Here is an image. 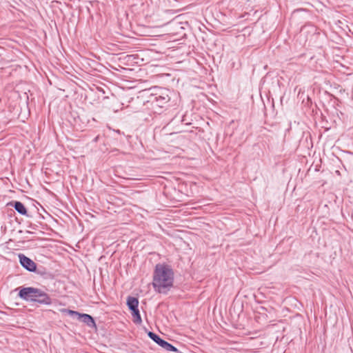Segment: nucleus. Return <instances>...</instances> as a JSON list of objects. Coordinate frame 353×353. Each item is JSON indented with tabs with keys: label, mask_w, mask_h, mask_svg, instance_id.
<instances>
[{
	"label": "nucleus",
	"mask_w": 353,
	"mask_h": 353,
	"mask_svg": "<svg viewBox=\"0 0 353 353\" xmlns=\"http://www.w3.org/2000/svg\"><path fill=\"white\" fill-rule=\"evenodd\" d=\"M33 302L43 305H50L52 303V299L44 291L36 288Z\"/></svg>",
	"instance_id": "39448f33"
},
{
	"label": "nucleus",
	"mask_w": 353,
	"mask_h": 353,
	"mask_svg": "<svg viewBox=\"0 0 353 353\" xmlns=\"http://www.w3.org/2000/svg\"><path fill=\"white\" fill-rule=\"evenodd\" d=\"M127 305L130 310H137L139 306V301L137 298L133 296H128L127 299Z\"/></svg>",
	"instance_id": "6e6552de"
},
{
	"label": "nucleus",
	"mask_w": 353,
	"mask_h": 353,
	"mask_svg": "<svg viewBox=\"0 0 353 353\" xmlns=\"http://www.w3.org/2000/svg\"><path fill=\"white\" fill-rule=\"evenodd\" d=\"M13 207L15 210L22 215H25L27 214V210L25 205L20 201H14L13 204Z\"/></svg>",
	"instance_id": "1a4fd4ad"
},
{
	"label": "nucleus",
	"mask_w": 353,
	"mask_h": 353,
	"mask_svg": "<svg viewBox=\"0 0 353 353\" xmlns=\"http://www.w3.org/2000/svg\"><path fill=\"white\" fill-rule=\"evenodd\" d=\"M174 273L172 268L165 263L156 265L153 273L152 285L160 294H167L173 287Z\"/></svg>",
	"instance_id": "f257e3e1"
},
{
	"label": "nucleus",
	"mask_w": 353,
	"mask_h": 353,
	"mask_svg": "<svg viewBox=\"0 0 353 353\" xmlns=\"http://www.w3.org/2000/svg\"><path fill=\"white\" fill-rule=\"evenodd\" d=\"M35 289L32 287L22 288L19 290L18 296L24 301L33 302Z\"/></svg>",
	"instance_id": "423d86ee"
},
{
	"label": "nucleus",
	"mask_w": 353,
	"mask_h": 353,
	"mask_svg": "<svg viewBox=\"0 0 353 353\" xmlns=\"http://www.w3.org/2000/svg\"><path fill=\"white\" fill-rule=\"evenodd\" d=\"M63 312L68 314L72 316H77L78 319H79L81 321L83 322L90 327H92L95 325L94 319L89 314H80L78 312L67 309L64 310Z\"/></svg>",
	"instance_id": "7ed1b4c3"
},
{
	"label": "nucleus",
	"mask_w": 353,
	"mask_h": 353,
	"mask_svg": "<svg viewBox=\"0 0 353 353\" xmlns=\"http://www.w3.org/2000/svg\"><path fill=\"white\" fill-rule=\"evenodd\" d=\"M148 336L152 339L155 343L159 345L161 347L164 348L165 350L169 352H178L176 347L173 346L172 344L162 339L159 336L152 332H148Z\"/></svg>",
	"instance_id": "20e7f679"
},
{
	"label": "nucleus",
	"mask_w": 353,
	"mask_h": 353,
	"mask_svg": "<svg viewBox=\"0 0 353 353\" xmlns=\"http://www.w3.org/2000/svg\"><path fill=\"white\" fill-rule=\"evenodd\" d=\"M131 311H132V315L133 316L134 323H135L137 324L141 323L142 320H141V317L139 309L138 308H137V310L133 309Z\"/></svg>",
	"instance_id": "9d476101"
},
{
	"label": "nucleus",
	"mask_w": 353,
	"mask_h": 353,
	"mask_svg": "<svg viewBox=\"0 0 353 353\" xmlns=\"http://www.w3.org/2000/svg\"><path fill=\"white\" fill-rule=\"evenodd\" d=\"M154 92L150 95V101L159 107H163L170 101L168 90L161 88H154Z\"/></svg>",
	"instance_id": "f03ea898"
},
{
	"label": "nucleus",
	"mask_w": 353,
	"mask_h": 353,
	"mask_svg": "<svg viewBox=\"0 0 353 353\" xmlns=\"http://www.w3.org/2000/svg\"><path fill=\"white\" fill-rule=\"evenodd\" d=\"M19 262L21 265L30 272H34L37 269L36 263L30 258L23 254H19Z\"/></svg>",
	"instance_id": "0eeeda50"
}]
</instances>
